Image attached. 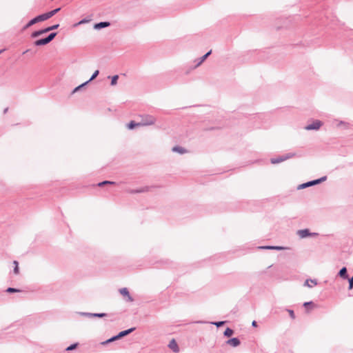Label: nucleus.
<instances>
[{
    "label": "nucleus",
    "instance_id": "1",
    "mask_svg": "<svg viewBox=\"0 0 353 353\" xmlns=\"http://www.w3.org/2000/svg\"><path fill=\"white\" fill-rule=\"evenodd\" d=\"M141 121H139L141 126H148L155 124L157 119L155 117L150 114H143L140 116Z\"/></svg>",
    "mask_w": 353,
    "mask_h": 353
},
{
    "label": "nucleus",
    "instance_id": "2",
    "mask_svg": "<svg viewBox=\"0 0 353 353\" xmlns=\"http://www.w3.org/2000/svg\"><path fill=\"white\" fill-rule=\"evenodd\" d=\"M326 179H327V176H322L320 179L312 180V181H307L306 183H303L299 185L298 186L297 189L298 190H302V189H305V188H308V187H311V186H313V185H318V184H319V183L326 181Z\"/></svg>",
    "mask_w": 353,
    "mask_h": 353
},
{
    "label": "nucleus",
    "instance_id": "3",
    "mask_svg": "<svg viewBox=\"0 0 353 353\" xmlns=\"http://www.w3.org/2000/svg\"><path fill=\"white\" fill-rule=\"evenodd\" d=\"M294 156H295L294 153H288L285 155L280 156V157H278L276 158H272L270 159V162L272 164H277V163H281L288 159H290Z\"/></svg>",
    "mask_w": 353,
    "mask_h": 353
},
{
    "label": "nucleus",
    "instance_id": "4",
    "mask_svg": "<svg viewBox=\"0 0 353 353\" xmlns=\"http://www.w3.org/2000/svg\"><path fill=\"white\" fill-rule=\"evenodd\" d=\"M297 235L301 239H305V238H307V237L316 236H318V233L310 232L309 229H303V230H298L297 231Z\"/></svg>",
    "mask_w": 353,
    "mask_h": 353
},
{
    "label": "nucleus",
    "instance_id": "5",
    "mask_svg": "<svg viewBox=\"0 0 353 353\" xmlns=\"http://www.w3.org/2000/svg\"><path fill=\"white\" fill-rule=\"evenodd\" d=\"M323 125V122L320 120L313 121L312 123L305 126L304 129L306 130H318Z\"/></svg>",
    "mask_w": 353,
    "mask_h": 353
},
{
    "label": "nucleus",
    "instance_id": "6",
    "mask_svg": "<svg viewBox=\"0 0 353 353\" xmlns=\"http://www.w3.org/2000/svg\"><path fill=\"white\" fill-rule=\"evenodd\" d=\"M46 19L44 16L43 14H39L38 16H37L36 17L33 18L32 19H31L24 27V28H28L30 26H32V25L37 23H39V22H41V21H46Z\"/></svg>",
    "mask_w": 353,
    "mask_h": 353
},
{
    "label": "nucleus",
    "instance_id": "7",
    "mask_svg": "<svg viewBox=\"0 0 353 353\" xmlns=\"http://www.w3.org/2000/svg\"><path fill=\"white\" fill-rule=\"evenodd\" d=\"M211 53L212 50H210L201 57L194 60L195 65L193 67V68L194 69L200 66L205 61V60L211 54Z\"/></svg>",
    "mask_w": 353,
    "mask_h": 353
},
{
    "label": "nucleus",
    "instance_id": "8",
    "mask_svg": "<svg viewBox=\"0 0 353 353\" xmlns=\"http://www.w3.org/2000/svg\"><path fill=\"white\" fill-rule=\"evenodd\" d=\"M119 292L121 295H123L125 297L126 301L132 302L134 301V299L130 294V292H129L128 288H121L119 290Z\"/></svg>",
    "mask_w": 353,
    "mask_h": 353
},
{
    "label": "nucleus",
    "instance_id": "9",
    "mask_svg": "<svg viewBox=\"0 0 353 353\" xmlns=\"http://www.w3.org/2000/svg\"><path fill=\"white\" fill-rule=\"evenodd\" d=\"M334 122L336 123V126L337 128H343L344 129H348L350 128V123L344 121H339L335 119Z\"/></svg>",
    "mask_w": 353,
    "mask_h": 353
},
{
    "label": "nucleus",
    "instance_id": "10",
    "mask_svg": "<svg viewBox=\"0 0 353 353\" xmlns=\"http://www.w3.org/2000/svg\"><path fill=\"white\" fill-rule=\"evenodd\" d=\"M168 347L171 349L174 352L178 353L179 352V347L175 339H172L169 344Z\"/></svg>",
    "mask_w": 353,
    "mask_h": 353
},
{
    "label": "nucleus",
    "instance_id": "11",
    "mask_svg": "<svg viewBox=\"0 0 353 353\" xmlns=\"http://www.w3.org/2000/svg\"><path fill=\"white\" fill-rule=\"evenodd\" d=\"M225 343L227 345L234 347H238L241 344V341L238 338H232L228 339Z\"/></svg>",
    "mask_w": 353,
    "mask_h": 353
},
{
    "label": "nucleus",
    "instance_id": "12",
    "mask_svg": "<svg viewBox=\"0 0 353 353\" xmlns=\"http://www.w3.org/2000/svg\"><path fill=\"white\" fill-rule=\"evenodd\" d=\"M259 249L261 250H283L287 249L283 246H274V245H265V246H259Z\"/></svg>",
    "mask_w": 353,
    "mask_h": 353
},
{
    "label": "nucleus",
    "instance_id": "13",
    "mask_svg": "<svg viewBox=\"0 0 353 353\" xmlns=\"http://www.w3.org/2000/svg\"><path fill=\"white\" fill-rule=\"evenodd\" d=\"M110 26V23L108 21H101L94 25L95 30H100L101 28H107Z\"/></svg>",
    "mask_w": 353,
    "mask_h": 353
},
{
    "label": "nucleus",
    "instance_id": "14",
    "mask_svg": "<svg viewBox=\"0 0 353 353\" xmlns=\"http://www.w3.org/2000/svg\"><path fill=\"white\" fill-rule=\"evenodd\" d=\"M338 276L342 278L343 279H348L347 270L346 267H343L339 270V272H338Z\"/></svg>",
    "mask_w": 353,
    "mask_h": 353
},
{
    "label": "nucleus",
    "instance_id": "15",
    "mask_svg": "<svg viewBox=\"0 0 353 353\" xmlns=\"http://www.w3.org/2000/svg\"><path fill=\"white\" fill-rule=\"evenodd\" d=\"M61 10V8H56L54 10H52L50 12L43 13L46 20L53 17L54 14H56L59 10Z\"/></svg>",
    "mask_w": 353,
    "mask_h": 353
},
{
    "label": "nucleus",
    "instance_id": "16",
    "mask_svg": "<svg viewBox=\"0 0 353 353\" xmlns=\"http://www.w3.org/2000/svg\"><path fill=\"white\" fill-rule=\"evenodd\" d=\"M317 285V281L316 279H307L304 283V286L308 287L310 288H312L314 285Z\"/></svg>",
    "mask_w": 353,
    "mask_h": 353
},
{
    "label": "nucleus",
    "instance_id": "17",
    "mask_svg": "<svg viewBox=\"0 0 353 353\" xmlns=\"http://www.w3.org/2000/svg\"><path fill=\"white\" fill-rule=\"evenodd\" d=\"M135 329H136L135 327H131L128 330L121 331L118 334V336H119V339H121V338L125 336L128 335L129 334L132 333L134 330H135Z\"/></svg>",
    "mask_w": 353,
    "mask_h": 353
},
{
    "label": "nucleus",
    "instance_id": "18",
    "mask_svg": "<svg viewBox=\"0 0 353 353\" xmlns=\"http://www.w3.org/2000/svg\"><path fill=\"white\" fill-rule=\"evenodd\" d=\"M172 152H177L181 154H185L187 152V150L181 146H174V148H172Z\"/></svg>",
    "mask_w": 353,
    "mask_h": 353
},
{
    "label": "nucleus",
    "instance_id": "19",
    "mask_svg": "<svg viewBox=\"0 0 353 353\" xmlns=\"http://www.w3.org/2000/svg\"><path fill=\"white\" fill-rule=\"evenodd\" d=\"M47 31H46V29L44 28V29H41V30H37V31H34L33 32L32 34H31V37L32 38H36V37H38L39 36L44 34V33H46Z\"/></svg>",
    "mask_w": 353,
    "mask_h": 353
},
{
    "label": "nucleus",
    "instance_id": "20",
    "mask_svg": "<svg viewBox=\"0 0 353 353\" xmlns=\"http://www.w3.org/2000/svg\"><path fill=\"white\" fill-rule=\"evenodd\" d=\"M48 43V42L46 38L40 39L34 41V45L37 46H45Z\"/></svg>",
    "mask_w": 353,
    "mask_h": 353
},
{
    "label": "nucleus",
    "instance_id": "21",
    "mask_svg": "<svg viewBox=\"0 0 353 353\" xmlns=\"http://www.w3.org/2000/svg\"><path fill=\"white\" fill-rule=\"evenodd\" d=\"M140 123L139 122H135L134 121H130L127 127L129 130H133L135 127H139Z\"/></svg>",
    "mask_w": 353,
    "mask_h": 353
},
{
    "label": "nucleus",
    "instance_id": "22",
    "mask_svg": "<svg viewBox=\"0 0 353 353\" xmlns=\"http://www.w3.org/2000/svg\"><path fill=\"white\" fill-rule=\"evenodd\" d=\"M118 339H119V336L117 334V335L111 337L110 339H109L102 342L101 344L102 345H106V344L112 343V342H113V341H114L116 340H118Z\"/></svg>",
    "mask_w": 353,
    "mask_h": 353
},
{
    "label": "nucleus",
    "instance_id": "23",
    "mask_svg": "<svg viewBox=\"0 0 353 353\" xmlns=\"http://www.w3.org/2000/svg\"><path fill=\"white\" fill-rule=\"evenodd\" d=\"M234 334V330L230 327H227L224 331V336L227 337L231 336Z\"/></svg>",
    "mask_w": 353,
    "mask_h": 353
},
{
    "label": "nucleus",
    "instance_id": "24",
    "mask_svg": "<svg viewBox=\"0 0 353 353\" xmlns=\"http://www.w3.org/2000/svg\"><path fill=\"white\" fill-rule=\"evenodd\" d=\"M57 32H51L48 37H46L48 43L54 39V37L57 36Z\"/></svg>",
    "mask_w": 353,
    "mask_h": 353
},
{
    "label": "nucleus",
    "instance_id": "25",
    "mask_svg": "<svg viewBox=\"0 0 353 353\" xmlns=\"http://www.w3.org/2000/svg\"><path fill=\"white\" fill-rule=\"evenodd\" d=\"M13 264L14 265L13 272L15 274H18L19 273V263L17 261H14Z\"/></svg>",
    "mask_w": 353,
    "mask_h": 353
},
{
    "label": "nucleus",
    "instance_id": "26",
    "mask_svg": "<svg viewBox=\"0 0 353 353\" xmlns=\"http://www.w3.org/2000/svg\"><path fill=\"white\" fill-rule=\"evenodd\" d=\"M107 184H115V182L110 181H103L102 182H100L97 184L98 186L101 187Z\"/></svg>",
    "mask_w": 353,
    "mask_h": 353
},
{
    "label": "nucleus",
    "instance_id": "27",
    "mask_svg": "<svg viewBox=\"0 0 353 353\" xmlns=\"http://www.w3.org/2000/svg\"><path fill=\"white\" fill-rule=\"evenodd\" d=\"M108 316L106 313H92V317L102 318Z\"/></svg>",
    "mask_w": 353,
    "mask_h": 353
},
{
    "label": "nucleus",
    "instance_id": "28",
    "mask_svg": "<svg viewBox=\"0 0 353 353\" xmlns=\"http://www.w3.org/2000/svg\"><path fill=\"white\" fill-rule=\"evenodd\" d=\"M59 24H55V25L47 27V28H46V29L47 32H48L50 31L57 29L59 28Z\"/></svg>",
    "mask_w": 353,
    "mask_h": 353
},
{
    "label": "nucleus",
    "instance_id": "29",
    "mask_svg": "<svg viewBox=\"0 0 353 353\" xmlns=\"http://www.w3.org/2000/svg\"><path fill=\"white\" fill-rule=\"evenodd\" d=\"M119 79V75L116 74L112 77L111 79V85H115L117 83V80Z\"/></svg>",
    "mask_w": 353,
    "mask_h": 353
},
{
    "label": "nucleus",
    "instance_id": "30",
    "mask_svg": "<svg viewBox=\"0 0 353 353\" xmlns=\"http://www.w3.org/2000/svg\"><path fill=\"white\" fill-rule=\"evenodd\" d=\"M78 314L82 316H85V317H88V318H91L92 317V313H90V312H78Z\"/></svg>",
    "mask_w": 353,
    "mask_h": 353
},
{
    "label": "nucleus",
    "instance_id": "31",
    "mask_svg": "<svg viewBox=\"0 0 353 353\" xmlns=\"http://www.w3.org/2000/svg\"><path fill=\"white\" fill-rule=\"evenodd\" d=\"M146 190H147V188H140V189H137V190H132L130 191V193H132V194L141 193V192H143Z\"/></svg>",
    "mask_w": 353,
    "mask_h": 353
},
{
    "label": "nucleus",
    "instance_id": "32",
    "mask_svg": "<svg viewBox=\"0 0 353 353\" xmlns=\"http://www.w3.org/2000/svg\"><path fill=\"white\" fill-rule=\"evenodd\" d=\"M99 74V70H96L93 74L91 76V77L90 78L89 80H88L87 81H88V83H90V81H92V80H94Z\"/></svg>",
    "mask_w": 353,
    "mask_h": 353
},
{
    "label": "nucleus",
    "instance_id": "33",
    "mask_svg": "<svg viewBox=\"0 0 353 353\" xmlns=\"http://www.w3.org/2000/svg\"><path fill=\"white\" fill-rule=\"evenodd\" d=\"M88 83V81H85V83L81 84L80 85L76 87L74 90H73V92H76L77 91H79V90H81V88H82L83 87H84L85 85H87Z\"/></svg>",
    "mask_w": 353,
    "mask_h": 353
},
{
    "label": "nucleus",
    "instance_id": "34",
    "mask_svg": "<svg viewBox=\"0 0 353 353\" xmlns=\"http://www.w3.org/2000/svg\"><path fill=\"white\" fill-rule=\"evenodd\" d=\"M6 291L8 293H14V292H18L20 290L17 288H7V290Z\"/></svg>",
    "mask_w": 353,
    "mask_h": 353
},
{
    "label": "nucleus",
    "instance_id": "35",
    "mask_svg": "<svg viewBox=\"0 0 353 353\" xmlns=\"http://www.w3.org/2000/svg\"><path fill=\"white\" fill-rule=\"evenodd\" d=\"M225 321H216V322H211L212 324L216 325L217 327H219L225 324Z\"/></svg>",
    "mask_w": 353,
    "mask_h": 353
},
{
    "label": "nucleus",
    "instance_id": "36",
    "mask_svg": "<svg viewBox=\"0 0 353 353\" xmlns=\"http://www.w3.org/2000/svg\"><path fill=\"white\" fill-rule=\"evenodd\" d=\"M347 279L348 280L349 283L348 289L352 290L353 288V276L350 278L348 277Z\"/></svg>",
    "mask_w": 353,
    "mask_h": 353
},
{
    "label": "nucleus",
    "instance_id": "37",
    "mask_svg": "<svg viewBox=\"0 0 353 353\" xmlns=\"http://www.w3.org/2000/svg\"><path fill=\"white\" fill-rule=\"evenodd\" d=\"M77 345H78L77 343L72 344L70 346H68L65 350L67 351H72L77 347Z\"/></svg>",
    "mask_w": 353,
    "mask_h": 353
},
{
    "label": "nucleus",
    "instance_id": "38",
    "mask_svg": "<svg viewBox=\"0 0 353 353\" xmlns=\"http://www.w3.org/2000/svg\"><path fill=\"white\" fill-rule=\"evenodd\" d=\"M287 311L290 314V316L292 319H295V314H294V312L292 310H290V309H287Z\"/></svg>",
    "mask_w": 353,
    "mask_h": 353
},
{
    "label": "nucleus",
    "instance_id": "39",
    "mask_svg": "<svg viewBox=\"0 0 353 353\" xmlns=\"http://www.w3.org/2000/svg\"><path fill=\"white\" fill-rule=\"evenodd\" d=\"M313 305V302L312 301L305 302L303 303V306L305 307L309 306V305Z\"/></svg>",
    "mask_w": 353,
    "mask_h": 353
},
{
    "label": "nucleus",
    "instance_id": "40",
    "mask_svg": "<svg viewBox=\"0 0 353 353\" xmlns=\"http://www.w3.org/2000/svg\"><path fill=\"white\" fill-rule=\"evenodd\" d=\"M252 325L253 327H257V322L256 321H253L252 323Z\"/></svg>",
    "mask_w": 353,
    "mask_h": 353
},
{
    "label": "nucleus",
    "instance_id": "41",
    "mask_svg": "<svg viewBox=\"0 0 353 353\" xmlns=\"http://www.w3.org/2000/svg\"><path fill=\"white\" fill-rule=\"evenodd\" d=\"M85 22H87V20H86V19H82V20H81V21L78 23V24H82V23H85Z\"/></svg>",
    "mask_w": 353,
    "mask_h": 353
},
{
    "label": "nucleus",
    "instance_id": "42",
    "mask_svg": "<svg viewBox=\"0 0 353 353\" xmlns=\"http://www.w3.org/2000/svg\"><path fill=\"white\" fill-rule=\"evenodd\" d=\"M196 323H204L205 322L202 321H196Z\"/></svg>",
    "mask_w": 353,
    "mask_h": 353
},
{
    "label": "nucleus",
    "instance_id": "43",
    "mask_svg": "<svg viewBox=\"0 0 353 353\" xmlns=\"http://www.w3.org/2000/svg\"><path fill=\"white\" fill-rule=\"evenodd\" d=\"M7 111H8V108H6V109L4 110V113H6Z\"/></svg>",
    "mask_w": 353,
    "mask_h": 353
},
{
    "label": "nucleus",
    "instance_id": "44",
    "mask_svg": "<svg viewBox=\"0 0 353 353\" xmlns=\"http://www.w3.org/2000/svg\"><path fill=\"white\" fill-rule=\"evenodd\" d=\"M4 50H0V54Z\"/></svg>",
    "mask_w": 353,
    "mask_h": 353
}]
</instances>
